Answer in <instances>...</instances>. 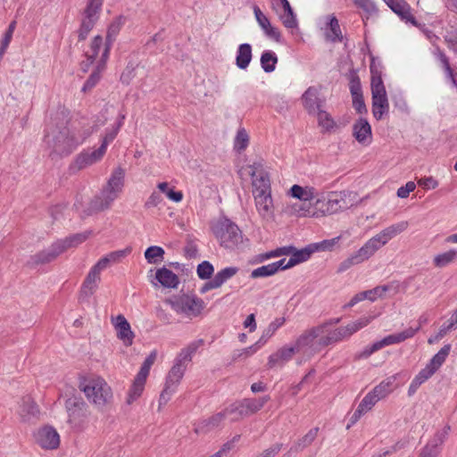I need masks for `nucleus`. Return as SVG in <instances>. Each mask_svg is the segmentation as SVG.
<instances>
[{
	"mask_svg": "<svg viewBox=\"0 0 457 457\" xmlns=\"http://www.w3.org/2000/svg\"><path fill=\"white\" fill-rule=\"evenodd\" d=\"M286 196L298 200L287 204L286 212L297 218L321 219L344 212L358 203V195L349 190L320 191L313 186L294 184Z\"/></svg>",
	"mask_w": 457,
	"mask_h": 457,
	"instance_id": "1",
	"label": "nucleus"
},
{
	"mask_svg": "<svg viewBox=\"0 0 457 457\" xmlns=\"http://www.w3.org/2000/svg\"><path fill=\"white\" fill-rule=\"evenodd\" d=\"M409 222L403 220L392 224L365 242V244L338 266V271L343 272L353 265H358L371 258L377 251L386 245L392 238L405 231Z\"/></svg>",
	"mask_w": 457,
	"mask_h": 457,
	"instance_id": "2",
	"label": "nucleus"
},
{
	"mask_svg": "<svg viewBox=\"0 0 457 457\" xmlns=\"http://www.w3.org/2000/svg\"><path fill=\"white\" fill-rule=\"evenodd\" d=\"M126 170L119 165L115 167L99 195L93 197L89 203L87 214L97 213L108 210L118 199L125 187Z\"/></svg>",
	"mask_w": 457,
	"mask_h": 457,
	"instance_id": "3",
	"label": "nucleus"
},
{
	"mask_svg": "<svg viewBox=\"0 0 457 457\" xmlns=\"http://www.w3.org/2000/svg\"><path fill=\"white\" fill-rule=\"evenodd\" d=\"M373 319L372 316L361 317L345 327L337 328H333L331 323H324L312 328L319 351L325 346L350 337L353 334L368 326Z\"/></svg>",
	"mask_w": 457,
	"mask_h": 457,
	"instance_id": "4",
	"label": "nucleus"
},
{
	"mask_svg": "<svg viewBox=\"0 0 457 457\" xmlns=\"http://www.w3.org/2000/svg\"><path fill=\"white\" fill-rule=\"evenodd\" d=\"M370 71L371 74L372 113L375 119L380 120L389 110L387 94L382 79V67L379 62L372 59Z\"/></svg>",
	"mask_w": 457,
	"mask_h": 457,
	"instance_id": "5",
	"label": "nucleus"
},
{
	"mask_svg": "<svg viewBox=\"0 0 457 457\" xmlns=\"http://www.w3.org/2000/svg\"><path fill=\"white\" fill-rule=\"evenodd\" d=\"M83 141L84 137L82 135H77L67 127H63L58 130H47L45 136L46 144L52 149L51 154H70L79 145L82 144Z\"/></svg>",
	"mask_w": 457,
	"mask_h": 457,
	"instance_id": "6",
	"label": "nucleus"
},
{
	"mask_svg": "<svg viewBox=\"0 0 457 457\" xmlns=\"http://www.w3.org/2000/svg\"><path fill=\"white\" fill-rule=\"evenodd\" d=\"M131 253V247L117 250L104 255L91 268L87 274V295L94 294L101 281V272L109 265L120 262Z\"/></svg>",
	"mask_w": 457,
	"mask_h": 457,
	"instance_id": "7",
	"label": "nucleus"
},
{
	"mask_svg": "<svg viewBox=\"0 0 457 457\" xmlns=\"http://www.w3.org/2000/svg\"><path fill=\"white\" fill-rule=\"evenodd\" d=\"M166 303L178 314L188 319H194L201 315L205 303L203 299L194 295H180L167 299Z\"/></svg>",
	"mask_w": 457,
	"mask_h": 457,
	"instance_id": "8",
	"label": "nucleus"
},
{
	"mask_svg": "<svg viewBox=\"0 0 457 457\" xmlns=\"http://www.w3.org/2000/svg\"><path fill=\"white\" fill-rule=\"evenodd\" d=\"M213 234L225 248H234L242 238L239 228L228 219H220L212 227Z\"/></svg>",
	"mask_w": 457,
	"mask_h": 457,
	"instance_id": "9",
	"label": "nucleus"
},
{
	"mask_svg": "<svg viewBox=\"0 0 457 457\" xmlns=\"http://www.w3.org/2000/svg\"><path fill=\"white\" fill-rule=\"evenodd\" d=\"M112 397L111 387L99 377H93L87 380V399L98 407H103Z\"/></svg>",
	"mask_w": 457,
	"mask_h": 457,
	"instance_id": "10",
	"label": "nucleus"
},
{
	"mask_svg": "<svg viewBox=\"0 0 457 457\" xmlns=\"http://www.w3.org/2000/svg\"><path fill=\"white\" fill-rule=\"evenodd\" d=\"M241 172H245L252 177L253 195L271 191L270 178L262 162H255L243 167Z\"/></svg>",
	"mask_w": 457,
	"mask_h": 457,
	"instance_id": "11",
	"label": "nucleus"
},
{
	"mask_svg": "<svg viewBox=\"0 0 457 457\" xmlns=\"http://www.w3.org/2000/svg\"><path fill=\"white\" fill-rule=\"evenodd\" d=\"M186 370L179 365L173 364L170 370L165 381V386L159 398V407L165 405L170 399L171 395L176 392L178 386L182 380Z\"/></svg>",
	"mask_w": 457,
	"mask_h": 457,
	"instance_id": "12",
	"label": "nucleus"
},
{
	"mask_svg": "<svg viewBox=\"0 0 457 457\" xmlns=\"http://www.w3.org/2000/svg\"><path fill=\"white\" fill-rule=\"evenodd\" d=\"M120 126L121 123H119L116 127L107 129L104 135L100 137L101 145L96 148L92 147L91 151L87 153V166L97 163L104 158L109 144L112 143L118 135Z\"/></svg>",
	"mask_w": 457,
	"mask_h": 457,
	"instance_id": "13",
	"label": "nucleus"
},
{
	"mask_svg": "<svg viewBox=\"0 0 457 457\" xmlns=\"http://www.w3.org/2000/svg\"><path fill=\"white\" fill-rule=\"evenodd\" d=\"M37 444L43 449L54 450L60 445V436L52 426H44L35 434Z\"/></svg>",
	"mask_w": 457,
	"mask_h": 457,
	"instance_id": "14",
	"label": "nucleus"
},
{
	"mask_svg": "<svg viewBox=\"0 0 457 457\" xmlns=\"http://www.w3.org/2000/svg\"><path fill=\"white\" fill-rule=\"evenodd\" d=\"M66 411L69 422L74 427L79 426L85 416L84 401L80 395H73L66 400Z\"/></svg>",
	"mask_w": 457,
	"mask_h": 457,
	"instance_id": "15",
	"label": "nucleus"
},
{
	"mask_svg": "<svg viewBox=\"0 0 457 457\" xmlns=\"http://www.w3.org/2000/svg\"><path fill=\"white\" fill-rule=\"evenodd\" d=\"M112 325L113 326L117 337L122 342L125 346L132 345L135 338V333L131 329L129 322L124 315L119 314L111 318Z\"/></svg>",
	"mask_w": 457,
	"mask_h": 457,
	"instance_id": "16",
	"label": "nucleus"
},
{
	"mask_svg": "<svg viewBox=\"0 0 457 457\" xmlns=\"http://www.w3.org/2000/svg\"><path fill=\"white\" fill-rule=\"evenodd\" d=\"M68 250V246L64 239H59L53 243L47 249H45L38 253L35 254L32 258L34 262L46 263L54 261L60 254Z\"/></svg>",
	"mask_w": 457,
	"mask_h": 457,
	"instance_id": "17",
	"label": "nucleus"
},
{
	"mask_svg": "<svg viewBox=\"0 0 457 457\" xmlns=\"http://www.w3.org/2000/svg\"><path fill=\"white\" fill-rule=\"evenodd\" d=\"M259 215L264 220H270L274 215V204L271 191L253 195Z\"/></svg>",
	"mask_w": 457,
	"mask_h": 457,
	"instance_id": "18",
	"label": "nucleus"
},
{
	"mask_svg": "<svg viewBox=\"0 0 457 457\" xmlns=\"http://www.w3.org/2000/svg\"><path fill=\"white\" fill-rule=\"evenodd\" d=\"M353 137L361 145L368 146L372 142L371 126L364 118H359L353 125Z\"/></svg>",
	"mask_w": 457,
	"mask_h": 457,
	"instance_id": "19",
	"label": "nucleus"
},
{
	"mask_svg": "<svg viewBox=\"0 0 457 457\" xmlns=\"http://www.w3.org/2000/svg\"><path fill=\"white\" fill-rule=\"evenodd\" d=\"M104 53L105 54L104 63H106L109 57L110 46L104 42L101 36H96L92 40L87 51V63H97L98 59L100 60Z\"/></svg>",
	"mask_w": 457,
	"mask_h": 457,
	"instance_id": "20",
	"label": "nucleus"
},
{
	"mask_svg": "<svg viewBox=\"0 0 457 457\" xmlns=\"http://www.w3.org/2000/svg\"><path fill=\"white\" fill-rule=\"evenodd\" d=\"M386 4L395 13L401 20L417 25V21L411 12L410 4L405 0H383Z\"/></svg>",
	"mask_w": 457,
	"mask_h": 457,
	"instance_id": "21",
	"label": "nucleus"
},
{
	"mask_svg": "<svg viewBox=\"0 0 457 457\" xmlns=\"http://www.w3.org/2000/svg\"><path fill=\"white\" fill-rule=\"evenodd\" d=\"M298 352L296 345L295 347H281L276 353L270 354L268 359V366L272 369L277 366H283L293 358V355Z\"/></svg>",
	"mask_w": 457,
	"mask_h": 457,
	"instance_id": "22",
	"label": "nucleus"
},
{
	"mask_svg": "<svg viewBox=\"0 0 457 457\" xmlns=\"http://www.w3.org/2000/svg\"><path fill=\"white\" fill-rule=\"evenodd\" d=\"M204 341L202 339L191 342L186 347L182 348L177 354L174 363L182 366L187 370V364L192 361L193 355L196 353L198 348L202 346Z\"/></svg>",
	"mask_w": 457,
	"mask_h": 457,
	"instance_id": "23",
	"label": "nucleus"
},
{
	"mask_svg": "<svg viewBox=\"0 0 457 457\" xmlns=\"http://www.w3.org/2000/svg\"><path fill=\"white\" fill-rule=\"evenodd\" d=\"M303 107L309 113H314L320 109L322 101L319 98V89L310 87L302 96Z\"/></svg>",
	"mask_w": 457,
	"mask_h": 457,
	"instance_id": "24",
	"label": "nucleus"
},
{
	"mask_svg": "<svg viewBox=\"0 0 457 457\" xmlns=\"http://www.w3.org/2000/svg\"><path fill=\"white\" fill-rule=\"evenodd\" d=\"M448 429H450L449 427L446 428V430L444 434L437 433L434 439L425 445L419 457H436L440 453V446L445 441Z\"/></svg>",
	"mask_w": 457,
	"mask_h": 457,
	"instance_id": "25",
	"label": "nucleus"
},
{
	"mask_svg": "<svg viewBox=\"0 0 457 457\" xmlns=\"http://www.w3.org/2000/svg\"><path fill=\"white\" fill-rule=\"evenodd\" d=\"M155 278L163 287L167 288H177L179 284V277L165 267L156 270Z\"/></svg>",
	"mask_w": 457,
	"mask_h": 457,
	"instance_id": "26",
	"label": "nucleus"
},
{
	"mask_svg": "<svg viewBox=\"0 0 457 457\" xmlns=\"http://www.w3.org/2000/svg\"><path fill=\"white\" fill-rule=\"evenodd\" d=\"M285 270L284 260H279L278 262H271L267 265H263V266L254 269L251 272V278H257L270 277V276L275 275L278 270Z\"/></svg>",
	"mask_w": 457,
	"mask_h": 457,
	"instance_id": "27",
	"label": "nucleus"
},
{
	"mask_svg": "<svg viewBox=\"0 0 457 457\" xmlns=\"http://www.w3.org/2000/svg\"><path fill=\"white\" fill-rule=\"evenodd\" d=\"M314 252L315 249H312V245L301 250H296L295 248L294 252L291 253L290 259L287 262L286 259H283L285 270L290 269L301 262H306L310 259L311 255Z\"/></svg>",
	"mask_w": 457,
	"mask_h": 457,
	"instance_id": "28",
	"label": "nucleus"
},
{
	"mask_svg": "<svg viewBox=\"0 0 457 457\" xmlns=\"http://www.w3.org/2000/svg\"><path fill=\"white\" fill-rule=\"evenodd\" d=\"M19 413L23 420L29 421L37 417L39 409L29 396H26L21 400Z\"/></svg>",
	"mask_w": 457,
	"mask_h": 457,
	"instance_id": "29",
	"label": "nucleus"
},
{
	"mask_svg": "<svg viewBox=\"0 0 457 457\" xmlns=\"http://www.w3.org/2000/svg\"><path fill=\"white\" fill-rule=\"evenodd\" d=\"M268 397H262L259 399H245L239 402V411L243 413L244 417L252 415L260 411L266 402Z\"/></svg>",
	"mask_w": 457,
	"mask_h": 457,
	"instance_id": "30",
	"label": "nucleus"
},
{
	"mask_svg": "<svg viewBox=\"0 0 457 457\" xmlns=\"http://www.w3.org/2000/svg\"><path fill=\"white\" fill-rule=\"evenodd\" d=\"M104 55L98 59L97 63H87V71H90V76L87 79V87H95L100 80L103 71L105 70L106 63H104Z\"/></svg>",
	"mask_w": 457,
	"mask_h": 457,
	"instance_id": "31",
	"label": "nucleus"
},
{
	"mask_svg": "<svg viewBox=\"0 0 457 457\" xmlns=\"http://www.w3.org/2000/svg\"><path fill=\"white\" fill-rule=\"evenodd\" d=\"M282 11L279 12L280 20L283 25L288 29H294L297 26L295 15L287 0H278Z\"/></svg>",
	"mask_w": 457,
	"mask_h": 457,
	"instance_id": "32",
	"label": "nucleus"
},
{
	"mask_svg": "<svg viewBox=\"0 0 457 457\" xmlns=\"http://www.w3.org/2000/svg\"><path fill=\"white\" fill-rule=\"evenodd\" d=\"M295 345L297 351H301L304 348H308L312 352L319 351L312 328L305 330L302 335H300L296 339Z\"/></svg>",
	"mask_w": 457,
	"mask_h": 457,
	"instance_id": "33",
	"label": "nucleus"
},
{
	"mask_svg": "<svg viewBox=\"0 0 457 457\" xmlns=\"http://www.w3.org/2000/svg\"><path fill=\"white\" fill-rule=\"evenodd\" d=\"M146 381L135 378L131 386H129L127 395H126V403L128 405L133 404L137 400H138L143 392L145 390Z\"/></svg>",
	"mask_w": 457,
	"mask_h": 457,
	"instance_id": "34",
	"label": "nucleus"
},
{
	"mask_svg": "<svg viewBox=\"0 0 457 457\" xmlns=\"http://www.w3.org/2000/svg\"><path fill=\"white\" fill-rule=\"evenodd\" d=\"M252 60V46L247 44H241L237 51L236 64L241 70H245Z\"/></svg>",
	"mask_w": 457,
	"mask_h": 457,
	"instance_id": "35",
	"label": "nucleus"
},
{
	"mask_svg": "<svg viewBox=\"0 0 457 457\" xmlns=\"http://www.w3.org/2000/svg\"><path fill=\"white\" fill-rule=\"evenodd\" d=\"M419 330L420 328H408L400 333L386 336V337L383 338V343L385 344L386 346L402 343L406 339L413 337Z\"/></svg>",
	"mask_w": 457,
	"mask_h": 457,
	"instance_id": "36",
	"label": "nucleus"
},
{
	"mask_svg": "<svg viewBox=\"0 0 457 457\" xmlns=\"http://www.w3.org/2000/svg\"><path fill=\"white\" fill-rule=\"evenodd\" d=\"M436 370L433 369L430 365H427L424 369H422L418 375L412 379L410 387L409 394L414 393L423 383H425L428 378H430Z\"/></svg>",
	"mask_w": 457,
	"mask_h": 457,
	"instance_id": "37",
	"label": "nucleus"
},
{
	"mask_svg": "<svg viewBox=\"0 0 457 457\" xmlns=\"http://www.w3.org/2000/svg\"><path fill=\"white\" fill-rule=\"evenodd\" d=\"M395 375L386 378L382 382H380L379 385L373 388V394L378 397V400L385 398L395 389Z\"/></svg>",
	"mask_w": 457,
	"mask_h": 457,
	"instance_id": "38",
	"label": "nucleus"
},
{
	"mask_svg": "<svg viewBox=\"0 0 457 457\" xmlns=\"http://www.w3.org/2000/svg\"><path fill=\"white\" fill-rule=\"evenodd\" d=\"M394 289L395 293L397 292V286H394V284L385 285V286H378L374 287L373 289L363 291L362 295L365 299H368L371 302L376 301L378 298H381L385 295V294Z\"/></svg>",
	"mask_w": 457,
	"mask_h": 457,
	"instance_id": "39",
	"label": "nucleus"
},
{
	"mask_svg": "<svg viewBox=\"0 0 457 457\" xmlns=\"http://www.w3.org/2000/svg\"><path fill=\"white\" fill-rule=\"evenodd\" d=\"M457 260V251L450 249L446 252L436 254L433 258V265L436 268H444Z\"/></svg>",
	"mask_w": 457,
	"mask_h": 457,
	"instance_id": "40",
	"label": "nucleus"
},
{
	"mask_svg": "<svg viewBox=\"0 0 457 457\" xmlns=\"http://www.w3.org/2000/svg\"><path fill=\"white\" fill-rule=\"evenodd\" d=\"M316 112L318 125L323 132H330L337 128L336 121L328 112L320 109Z\"/></svg>",
	"mask_w": 457,
	"mask_h": 457,
	"instance_id": "41",
	"label": "nucleus"
},
{
	"mask_svg": "<svg viewBox=\"0 0 457 457\" xmlns=\"http://www.w3.org/2000/svg\"><path fill=\"white\" fill-rule=\"evenodd\" d=\"M327 19L328 21V31L326 33L327 38L331 41H341L343 37L338 20L334 14L328 15Z\"/></svg>",
	"mask_w": 457,
	"mask_h": 457,
	"instance_id": "42",
	"label": "nucleus"
},
{
	"mask_svg": "<svg viewBox=\"0 0 457 457\" xmlns=\"http://www.w3.org/2000/svg\"><path fill=\"white\" fill-rule=\"evenodd\" d=\"M285 323L284 318H278L269 324V326L263 330L262 335L256 342V345L263 346L268 340L275 334V332Z\"/></svg>",
	"mask_w": 457,
	"mask_h": 457,
	"instance_id": "43",
	"label": "nucleus"
},
{
	"mask_svg": "<svg viewBox=\"0 0 457 457\" xmlns=\"http://www.w3.org/2000/svg\"><path fill=\"white\" fill-rule=\"evenodd\" d=\"M104 0L87 1V28L93 25L99 19Z\"/></svg>",
	"mask_w": 457,
	"mask_h": 457,
	"instance_id": "44",
	"label": "nucleus"
},
{
	"mask_svg": "<svg viewBox=\"0 0 457 457\" xmlns=\"http://www.w3.org/2000/svg\"><path fill=\"white\" fill-rule=\"evenodd\" d=\"M319 433V428H311L303 436L299 438L295 444V451L299 452L308 447L316 439Z\"/></svg>",
	"mask_w": 457,
	"mask_h": 457,
	"instance_id": "45",
	"label": "nucleus"
},
{
	"mask_svg": "<svg viewBox=\"0 0 457 457\" xmlns=\"http://www.w3.org/2000/svg\"><path fill=\"white\" fill-rule=\"evenodd\" d=\"M157 188L160 194H164L172 202L179 203L183 200V193L181 191H175L173 187H170L168 182L158 183Z\"/></svg>",
	"mask_w": 457,
	"mask_h": 457,
	"instance_id": "46",
	"label": "nucleus"
},
{
	"mask_svg": "<svg viewBox=\"0 0 457 457\" xmlns=\"http://www.w3.org/2000/svg\"><path fill=\"white\" fill-rule=\"evenodd\" d=\"M278 57L272 51H264L261 56V65L265 72H271L275 70Z\"/></svg>",
	"mask_w": 457,
	"mask_h": 457,
	"instance_id": "47",
	"label": "nucleus"
},
{
	"mask_svg": "<svg viewBox=\"0 0 457 457\" xmlns=\"http://www.w3.org/2000/svg\"><path fill=\"white\" fill-rule=\"evenodd\" d=\"M239 269L237 267L230 266L226 267L220 271H218L213 278L215 279L217 285L219 287H220L225 282L229 280L231 278H233L235 275L237 274Z\"/></svg>",
	"mask_w": 457,
	"mask_h": 457,
	"instance_id": "48",
	"label": "nucleus"
},
{
	"mask_svg": "<svg viewBox=\"0 0 457 457\" xmlns=\"http://www.w3.org/2000/svg\"><path fill=\"white\" fill-rule=\"evenodd\" d=\"M451 351V345H445L440 349V351L433 356L428 365L437 370L442 364L445 361L446 357L449 355Z\"/></svg>",
	"mask_w": 457,
	"mask_h": 457,
	"instance_id": "49",
	"label": "nucleus"
},
{
	"mask_svg": "<svg viewBox=\"0 0 457 457\" xmlns=\"http://www.w3.org/2000/svg\"><path fill=\"white\" fill-rule=\"evenodd\" d=\"M249 135L245 129H238L236 137L234 139V148L237 152H242L246 149L249 145Z\"/></svg>",
	"mask_w": 457,
	"mask_h": 457,
	"instance_id": "50",
	"label": "nucleus"
},
{
	"mask_svg": "<svg viewBox=\"0 0 457 457\" xmlns=\"http://www.w3.org/2000/svg\"><path fill=\"white\" fill-rule=\"evenodd\" d=\"M164 250L161 246L153 245L145 252V257L149 263H157L163 259Z\"/></svg>",
	"mask_w": 457,
	"mask_h": 457,
	"instance_id": "51",
	"label": "nucleus"
},
{
	"mask_svg": "<svg viewBox=\"0 0 457 457\" xmlns=\"http://www.w3.org/2000/svg\"><path fill=\"white\" fill-rule=\"evenodd\" d=\"M378 401L379 400L378 399V397L373 394L372 391H370L363 397V399L358 405L359 412L369 411Z\"/></svg>",
	"mask_w": 457,
	"mask_h": 457,
	"instance_id": "52",
	"label": "nucleus"
},
{
	"mask_svg": "<svg viewBox=\"0 0 457 457\" xmlns=\"http://www.w3.org/2000/svg\"><path fill=\"white\" fill-rule=\"evenodd\" d=\"M238 407H239V402L235 403L229 405L228 407H227L223 411V413L225 414V420H228L229 421L233 422V421H237V420L243 419L244 415H243V413L240 412Z\"/></svg>",
	"mask_w": 457,
	"mask_h": 457,
	"instance_id": "53",
	"label": "nucleus"
},
{
	"mask_svg": "<svg viewBox=\"0 0 457 457\" xmlns=\"http://www.w3.org/2000/svg\"><path fill=\"white\" fill-rule=\"evenodd\" d=\"M214 268L212 264L207 261H204L198 264L196 269L197 276L201 279H209L213 274Z\"/></svg>",
	"mask_w": 457,
	"mask_h": 457,
	"instance_id": "54",
	"label": "nucleus"
},
{
	"mask_svg": "<svg viewBox=\"0 0 457 457\" xmlns=\"http://www.w3.org/2000/svg\"><path fill=\"white\" fill-rule=\"evenodd\" d=\"M341 237H336L331 239H326L321 242L312 245V249L315 251H332L335 245L339 242Z\"/></svg>",
	"mask_w": 457,
	"mask_h": 457,
	"instance_id": "55",
	"label": "nucleus"
},
{
	"mask_svg": "<svg viewBox=\"0 0 457 457\" xmlns=\"http://www.w3.org/2000/svg\"><path fill=\"white\" fill-rule=\"evenodd\" d=\"M124 23L125 18L123 16L115 18L108 27L107 37H115L121 29Z\"/></svg>",
	"mask_w": 457,
	"mask_h": 457,
	"instance_id": "56",
	"label": "nucleus"
},
{
	"mask_svg": "<svg viewBox=\"0 0 457 457\" xmlns=\"http://www.w3.org/2000/svg\"><path fill=\"white\" fill-rule=\"evenodd\" d=\"M225 420V414L223 411L219 412L212 417H211L208 420L204 421V427L201 429L205 428V431H209L213 428L219 427L222 421Z\"/></svg>",
	"mask_w": 457,
	"mask_h": 457,
	"instance_id": "57",
	"label": "nucleus"
},
{
	"mask_svg": "<svg viewBox=\"0 0 457 457\" xmlns=\"http://www.w3.org/2000/svg\"><path fill=\"white\" fill-rule=\"evenodd\" d=\"M253 12L259 26L262 29L263 31L272 26L268 17L260 10L258 6L253 8Z\"/></svg>",
	"mask_w": 457,
	"mask_h": 457,
	"instance_id": "58",
	"label": "nucleus"
},
{
	"mask_svg": "<svg viewBox=\"0 0 457 457\" xmlns=\"http://www.w3.org/2000/svg\"><path fill=\"white\" fill-rule=\"evenodd\" d=\"M353 4L368 14L376 12V6L371 0H353Z\"/></svg>",
	"mask_w": 457,
	"mask_h": 457,
	"instance_id": "59",
	"label": "nucleus"
},
{
	"mask_svg": "<svg viewBox=\"0 0 457 457\" xmlns=\"http://www.w3.org/2000/svg\"><path fill=\"white\" fill-rule=\"evenodd\" d=\"M68 249L78 246L86 240L84 234H74L64 238Z\"/></svg>",
	"mask_w": 457,
	"mask_h": 457,
	"instance_id": "60",
	"label": "nucleus"
},
{
	"mask_svg": "<svg viewBox=\"0 0 457 457\" xmlns=\"http://www.w3.org/2000/svg\"><path fill=\"white\" fill-rule=\"evenodd\" d=\"M418 185L426 190L435 189L438 187V181L433 177H424L418 180Z\"/></svg>",
	"mask_w": 457,
	"mask_h": 457,
	"instance_id": "61",
	"label": "nucleus"
},
{
	"mask_svg": "<svg viewBox=\"0 0 457 457\" xmlns=\"http://www.w3.org/2000/svg\"><path fill=\"white\" fill-rule=\"evenodd\" d=\"M162 201H163V198H162V195L157 191H154V192H152V194L149 195V197L145 201V208L156 207L161 203H162Z\"/></svg>",
	"mask_w": 457,
	"mask_h": 457,
	"instance_id": "62",
	"label": "nucleus"
},
{
	"mask_svg": "<svg viewBox=\"0 0 457 457\" xmlns=\"http://www.w3.org/2000/svg\"><path fill=\"white\" fill-rule=\"evenodd\" d=\"M440 62H441V63L443 65V68H444L445 71L446 72L447 77L449 79H451V80H452V82H453V84L454 86H457V81H456V79L454 78V74H453V70H452V68L450 66L448 58L445 54H440Z\"/></svg>",
	"mask_w": 457,
	"mask_h": 457,
	"instance_id": "63",
	"label": "nucleus"
},
{
	"mask_svg": "<svg viewBox=\"0 0 457 457\" xmlns=\"http://www.w3.org/2000/svg\"><path fill=\"white\" fill-rule=\"evenodd\" d=\"M416 188V184L413 181H409L397 189V196L400 198H407L412 191Z\"/></svg>",
	"mask_w": 457,
	"mask_h": 457,
	"instance_id": "64",
	"label": "nucleus"
}]
</instances>
